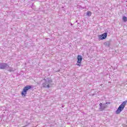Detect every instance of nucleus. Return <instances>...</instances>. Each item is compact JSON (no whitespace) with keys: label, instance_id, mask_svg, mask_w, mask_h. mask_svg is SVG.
I'll return each instance as SVG.
<instances>
[{"label":"nucleus","instance_id":"obj_1","mask_svg":"<svg viewBox=\"0 0 127 127\" xmlns=\"http://www.w3.org/2000/svg\"><path fill=\"white\" fill-rule=\"evenodd\" d=\"M44 81L45 82L42 84V86L43 88H50V85H51V83H52V79L50 78H45L44 79Z\"/></svg>","mask_w":127,"mask_h":127},{"label":"nucleus","instance_id":"obj_2","mask_svg":"<svg viewBox=\"0 0 127 127\" xmlns=\"http://www.w3.org/2000/svg\"><path fill=\"white\" fill-rule=\"evenodd\" d=\"M127 101L123 102L122 104L118 107V109L116 111V114H120L121 112L125 109L126 105H127Z\"/></svg>","mask_w":127,"mask_h":127},{"label":"nucleus","instance_id":"obj_3","mask_svg":"<svg viewBox=\"0 0 127 127\" xmlns=\"http://www.w3.org/2000/svg\"><path fill=\"white\" fill-rule=\"evenodd\" d=\"M32 86L30 85H27L25 86L21 92L22 96H24V97H25L26 96V94H27V91L29 90H30V89H32Z\"/></svg>","mask_w":127,"mask_h":127},{"label":"nucleus","instance_id":"obj_4","mask_svg":"<svg viewBox=\"0 0 127 127\" xmlns=\"http://www.w3.org/2000/svg\"><path fill=\"white\" fill-rule=\"evenodd\" d=\"M9 67V65L6 63H0V69H7Z\"/></svg>","mask_w":127,"mask_h":127},{"label":"nucleus","instance_id":"obj_5","mask_svg":"<svg viewBox=\"0 0 127 127\" xmlns=\"http://www.w3.org/2000/svg\"><path fill=\"white\" fill-rule=\"evenodd\" d=\"M82 56L78 55L77 56V63L76 64V65H77V66H79V67L82 66V65L81 64V63L82 62Z\"/></svg>","mask_w":127,"mask_h":127},{"label":"nucleus","instance_id":"obj_6","mask_svg":"<svg viewBox=\"0 0 127 127\" xmlns=\"http://www.w3.org/2000/svg\"><path fill=\"white\" fill-rule=\"evenodd\" d=\"M107 36H108V33H104L103 34L99 35L98 37L99 39L103 40L104 39H106V38H107Z\"/></svg>","mask_w":127,"mask_h":127},{"label":"nucleus","instance_id":"obj_7","mask_svg":"<svg viewBox=\"0 0 127 127\" xmlns=\"http://www.w3.org/2000/svg\"><path fill=\"white\" fill-rule=\"evenodd\" d=\"M99 109L101 110V111H103V110H105L106 108H107V105H106L105 104H102V103L99 104Z\"/></svg>","mask_w":127,"mask_h":127},{"label":"nucleus","instance_id":"obj_8","mask_svg":"<svg viewBox=\"0 0 127 127\" xmlns=\"http://www.w3.org/2000/svg\"><path fill=\"white\" fill-rule=\"evenodd\" d=\"M104 44V45H105V46H107V47H110V46H111V42L110 41L105 42Z\"/></svg>","mask_w":127,"mask_h":127},{"label":"nucleus","instance_id":"obj_9","mask_svg":"<svg viewBox=\"0 0 127 127\" xmlns=\"http://www.w3.org/2000/svg\"><path fill=\"white\" fill-rule=\"evenodd\" d=\"M8 68H9L8 69V71H9V72H12L14 71V68L10 67H9Z\"/></svg>","mask_w":127,"mask_h":127},{"label":"nucleus","instance_id":"obj_10","mask_svg":"<svg viewBox=\"0 0 127 127\" xmlns=\"http://www.w3.org/2000/svg\"><path fill=\"white\" fill-rule=\"evenodd\" d=\"M86 15L87 16H91V15H92V12H91V11H87V12L86 13Z\"/></svg>","mask_w":127,"mask_h":127},{"label":"nucleus","instance_id":"obj_11","mask_svg":"<svg viewBox=\"0 0 127 127\" xmlns=\"http://www.w3.org/2000/svg\"><path fill=\"white\" fill-rule=\"evenodd\" d=\"M123 20L124 21V22H127V16H123Z\"/></svg>","mask_w":127,"mask_h":127}]
</instances>
